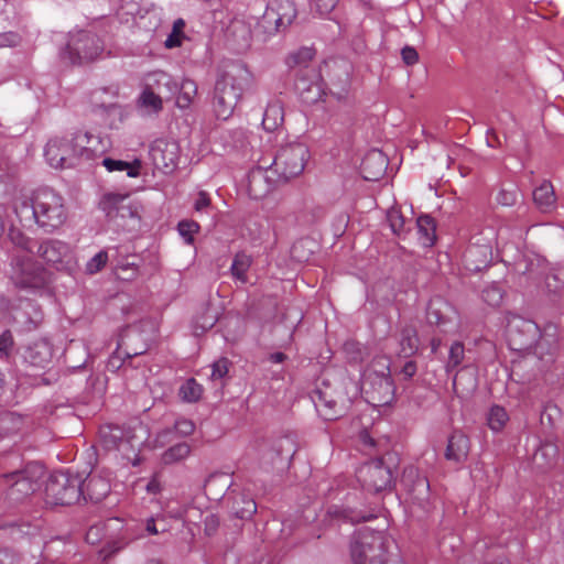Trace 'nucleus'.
Instances as JSON below:
<instances>
[{
	"label": "nucleus",
	"mask_w": 564,
	"mask_h": 564,
	"mask_svg": "<svg viewBox=\"0 0 564 564\" xmlns=\"http://www.w3.org/2000/svg\"><path fill=\"white\" fill-rule=\"evenodd\" d=\"M282 182L272 167H256L248 176V192L251 198L261 199L274 188L276 183Z\"/></svg>",
	"instance_id": "6ab92c4d"
},
{
	"label": "nucleus",
	"mask_w": 564,
	"mask_h": 564,
	"mask_svg": "<svg viewBox=\"0 0 564 564\" xmlns=\"http://www.w3.org/2000/svg\"><path fill=\"white\" fill-rule=\"evenodd\" d=\"M209 205H210V198H209L208 194L205 192H199L198 196L195 200V205H194L195 210L202 212L205 208H207Z\"/></svg>",
	"instance_id": "e2e57ef3"
},
{
	"label": "nucleus",
	"mask_w": 564,
	"mask_h": 564,
	"mask_svg": "<svg viewBox=\"0 0 564 564\" xmlns=\"http://www.w3.org/2000/svg\"><path fill=\"white\" fill-rule=\"evenodd\" d=\"M158 522H164V517L158 516L147 519L145 531L149 535H158L160 533L167 531L166 525H162V528H159Z\"/></svg>",
	"instance_id": "5fc2aeb1"
},
{
	"label": "nucleus",
	"mask_w": 564,
	"mask_h": 564,
	"mask_svg": "<svg viewBox=\"0 0 564 564\" xmlns=\"http://www.w3.org/2000/svg\"><path fill=\"white\" fill-rule=\"evenodd\" d=\"M40 257L57 270L70 272L76 267V258L70 246L57 239H47L37 249Z\"/></svg>",
	"instance_id": "dca6fc26"
},
{
	"label": "nucleus",
	"mask_w": 564,
	"mask_h": 564,
	"mask_svg": "<svg viewBox=\"0 0 564 564\" xmlns=\"http://www.w3.org/2000/svg\"><path fill=\"white\" fill-rule=\"evenodd\" d=\"M177 88V83L173 77L163 72L154 70L144 78L142 93L138 98V106L148 113H159L163 109L162 94L171 98Z\"/></svg>",
	"instance_id": "6e6552de"
},
{
	"label": "nucleus",
	"mask_w": 564,
	"mask_h": 564,
	"mask_svg": "<svg viewBox=\"0 0 564 564\" xmlns=\"http://www.w3.org/2000/svg\"><path fill=\"white\" fill-rule=\"evenodd\" d=\"M470 451L469 437L462 431H454L448 437L445 458L455 463H464Z\"/></svg>",
	"instance_id": "4be33fe9"
},
{
	"label": "nucleus",
	"mask_w": 564,
	"mask_h": 564,
	"mask_svg": "<svg viewBox=\"0 0 564 564\" xmlns=\"http://www.w3.org/2000/svg\"><path fill=\"white\" fill-rule=\"evenodd\" d=\"M252 263L251 257L245 252H239L235 256L231 264V274L241 283H247V271Z\"/></svg>",
	"instance_id": "4c0bfd02"
},
{
	"label": "nucleus",
	"mask_w": 564,
	"mask_h": 564,
	"mask_svg": "<svg viewBox=\"0 0 564 564\" xmlns=\"http://www.w3.org/2000/svg\"><path fill=\"white\" fill-rule=\"evenodd\" d=\"M379 376L391 377L390 358L387 356L375 357L362 373V378Z\"/></svg>",
	"instance_id": "c9c22d12"
},
{
	"label": "nucleus",
	"mask_w": 564,
	"mask_h": 564,
	"mask_svg": "<svg viewBox=\"0 0 564 564\" xmlns=\"http://www.w3.org/2000/svg\"><path fill=\"white\" fill-rule=\"evenodd\" d=\"M147 491L152 495H158L162 490V485L158 478V476H153L145 487Z\"/></svg>",
	"instance_id": "0e129e2a"
},
{
	"label": "nucleus",
	"mask_w": 564,
	"mask_h": 564,
	"mask_svg": "<svg viewBox=\"0 0 564 564\" xmlns=\"http://www.w3.org/2000/svg\"><path fill=\"white\" fill-rule=\"evenodd\" d=\"M315 406L325 420H336L350 406L351 398L341 383H323L316 391Z\"/></svg>",
	"instance_id": "9d476101"
},
{
	"label": "nucleus",
	"mask_w": 564,
	"mask_h": 564,
	"mask_svg": "<svg viewBox=\"0 0 564 564\" xmlns=\"http://www.w3.org/2000/svg\"><path fill=\"white\" fill-rule=\"evenodd\" d=\"M284 122V106L283 102L274 98L269 101L263 119H262V126L264 130L269 132H273L278 130Z\"/></svg>",
	"instance_id": "cd10ccee"
},
{
	"label": "nucleus",
	"mask_w": 564,
	"mask_h": 564,
	"mask_svg": "<svg viewBox=\"0 0 564 564\" xmlns=\"http://www.w3.org/2000/svg\"><path fill=\"white\" fill-rule=\"evenodd\" d=\"M104 52L100 39L87 31H77L70 34L66 44L64 56L72 64H84L98 58Z\"/></svg>",
	"instance_id": "9b49d317"
},
{
	"label": "nucleus",
	"mask_w": 564,
	"mask_h": 564,
	"mask_svg": "<svg viewBox=\"0 0 564 564\" xmlns=\"http://www.w3.org/2000/svg\"><path fill=\"white\" fill-rule=\"evenodd\" d=\"M228 40L234 43L237 51H245L250 46L252 32L249 24L242 20H234L227 30Z\"/></svg>",
	"instance_id": "393cba45"
},
{
	"label": "nucleus",
	"mask_w": 564,
	"mask_h": 564,
	"mask_svg": "<svg viewBox=\"0 0 564 564\" xmlns=\"http://www.w3.org/2000/svg\"><path fill=\"white\" fill-rule=\"evenodd\" d=\"M31 208L30 219L45 232L61 228L68 218L64 197L50 187L40 188L32 194Z\"/></svg>",
	"instance_id": "7ed1b4c3"
},
{
	"label": "nucleus",
	"mask_w": 564,
	"mask_h": 564,
	"mask_svg": "<svg viewBox=\"0 0 564 564\" xmlns=\"http://www.w3.org/2000/svg\"><path fill=\"white\" fill-rule=\"evenodd\" d=\"M465 358V347L462 341H454L449 347L448 360L445 365L446 372L454 371L462 365Z\"/></svg>",
	"instance_id": "79ce46f5"
},
{
	"label": "nucleus",
	"mask_w": 564,
	"mask_h": 564,
	"mask_svg": "<svg viewBox=\"0 0 564 564\" xmlns=\"http://www.w3.org/2000/svg\"><path fill=\"white\" fill-rule=\"evenodd\" d=\"M487 420L488 426L494 432H499L505 427L506 423L509 420V416L507 411L502 406L495 405L490 409Z\"/></svg>",
	"instance_id": "37998d69"
},
{
	"label": "nucleus",
	"mask_w": 564,
	"mask_h": 564,
	"mask_svg": "<svg viewBox=\"0 0 564 564\" xmlns=\"http://www.w3.org/2000/svg\"><path fill=\"white\" fill-rule=\"evenodd\" d=\"M9 239L11 242L19 247L22 251L31 252L33 249L31 239L25 236L20 229L11 228L9 230Z\"/></svg>",
	"instance_id": "49530a36"
},
{
	"label": "nucleus",
	"mask_w": 564,
	"mask_h": 564,
	"mask_svg": "<svg viewBox=\"0 0 564 564\" xmlns=\"http://www.w3.org/2000/svg\"><path fill=\"white\" fill-rule=\"evenodd\" d=\"M107 533L118 534L117 536H111V540H109L100 550L99 554L104 561L123 550L137 538L129 527L123 525V521L121 519L111 518L104 523L91 525L86 533V542L91 545L98 544Z\"/></svg>",
	"instance_id": "423d86ee"
},
{
	"label": "nucleus",
	"mask_w": 564,
	"mask_h": 564,
	"mask_svg": "<svg viewBox=\"0 0 564 564\" xmlns=\"http://www.w3.org/2000/svg\"><path fill=\"white\" fill-rule=\"evenodd\" d=\"M393 541L382 531H364L358 533L351 544L350 553L354 564H399L389 558Z\"/></svg>",
	"instance_id": "20e7f679"
},
{
	"label": "nucleus",
	"mask_w": 564,
	"mask_h": 564,
	"mask_svg": "<svg viewBox=\"0 0 564 564\" xmlns=\"http://www.w3.org/2000/svg\"><path fill=\"white\" fill-rule=\"evenodd\" d=\"M359 438H360V442L365 445V446H368V447H376V441L375 438L370 435V433L366 430L361 431L360 434H359Z\"/></svg>",
	"instance_id": "338daca9"
},
{
	"label": "nucleus",
	"mask_w": 564,
	"mask_h": 564,
	"mask_svg": "<svg viewBox=\"0 0 564 564\" xmlns=\"http://www.w3.org/2000/svg\"><path fill=\"white\" fill-rule=\"evenodd\" d=\"M100 437L105 447L123 451L129 441L122 438V431L118 426H109L100 431Z\"/></svg>",
	"instance_id": "72a5a7b5"
},
{
	"label": "nucleus",
	"mask_w": 564,
	"mask_h": 564,
	"mask_svg": "<svg viewBox=\"0 0 564 564\" xmlns=\"http://www.w3.org/2000/svg\"><path fill=\"white\" fill-rule=\"evenodd\" d=\"M84 480L69 470L52 473L45 484V500L51 506H68L77 502L83 495Z\"/></svg>",
	"instance_id": "0eeeda50"
},
{
	"label": "nucleus",
	"mask_w": 564,
	"mask_h": 564,
	"mask_svg": "<svg viewBox=\"0 0 564 564\" xmlns=\"http://www.w3.org/2000/svg\"><path fill=\"white\" fill-rule=\"evenodd\" d=\"M419 240L424 247H432L436 240V225L432 217L420 216L416 220Z\"/></svg>",
	"instance_id": "2f4dec72"
},
{
	"label": "nucleus",
	"mask_w": 564,
	"mask_h": 564,
	"mask_svg": "<svg viewBox=\"0 0 564 564\" xmlns=\"http://www.w3.org/2000/svg\"><path fill=\"white\" fill-rule=\"evenodd\" d=\"M247 75V70L239 65H230L218 75L213 97V108L218 119L227 120L234 113L242 96Z\"/></svg>",
	"instance_id": "f03ea898"
},
{
	"label": "nucleus",
	"mask_w": 564,
	"mask_h": 564,
	"mask_svg": "<svg viewBox=\"0 0 564 564\" xmlns=\"http://www.w3.org/2000/svg\"><path fill=\"white\" fill-rule=\"evenodd\" d=\"M149 153L153 165L165 173L173 171L177 164L178 147L175 142L158 139Z\"/></svg>",
	"instance_id": "a211bd4d"
},
{
	"label": "nucleus",
	"mask_w": 564,
	"mask_h": 564,
	"mask_svg": "<svg viewBox=\"0 0 564 564\" xmlns=\"http://www.w3.org/2000/svg\"><path fill=\"white\" fill-rule=\"evenodd\" d=\"M229 365L230 362L227 358H220L219 360L215 361L212 367V378H224L229 371Z\"/></svg>",
	"instance_id": "6e6d98bb"
},
{
	"label": "nucleus",
	"mask_w": 564,
	"mask_h": 564,
	"mask_svg": "<svg viewBox=\"0 0 564 564\" xmlns=\"http://www.w3.org/2000/svg\"><path fill=\"white\" fill-rule=\"evenodd\" d=\"M449 314L454 315L455 312L446 302L437 299L429 303L426 310V318L430 324H434L436 326H445L447 323L452 322Z\"/></svg>",
	"instance_id": "c85d7f7f"
},
{
	"label": "nucleus",
	"mask_w": 564,
	"mask_h": 564,
	"mask_svg": "<svg viewBox=\"0 0 564 564\" xmlns=\"http://www.w3.org/2000/svg\"><path fill=\"white\" fill-rule=\"evenodd\" d=\"M185 29V21L183 19H177L174 21L172 31L167 35L164 46L166 48H175L180 47L183 43V41L186 39V35L184 33Z\"/></svg>",
	"instance_id": "58836bf2"
},
{
	"label": "nucleus",
	"mask_w": 564,
	"mask_h": 564,
	"mask_svg": "<svg viewBox=\"0 0 564 564\" xmlns=\"http://www.w3.org/2000/svg\"><path fill=\"white\" fill-rule=\"evenodd\" d=\"M533 202L543 213H550L556 207V196L550 181H544L533 191Z\"/></svg>",
	"instance_id": "c756f323"
},
{
	"label": "nucleus",
	"mask_w": 564,
	"mask_h": 564,
	"mask_svg": "<svg viewBox=\"0 0 564 564\" xmlns=\"http://www.w3.org/2000/svg\"><path fill=\"white\" fill-rule=\"evenodd\" d=\"M503 293L498 285H489L482 291V300L490 306H498L502 302Z\"/></svg>",
	"instance_id": "3c124183"
},
{
	"label": "nucleus",
	"mask_w": 564,
	"mask_h": 564,
	"mask_svg": "<svg viewBox=\"0 0 564 564\" xmlns=\"http://www.w3.org/2000/svg\"><path fill=\"white\" fill-rule=\"evenodd\" d=\"M419 344L420 340L416 329L412 326H405L398 336V348L395 352L399 357H411L416 354Z\"/></svg>",
	"instance_id": "bb28decb"
},
{
	"label": "nucleus",
	"mask_w": 564,
	"mask_h": 564,
	"mask_svg": "<svg viewBox=\"0 0 564 564\" xmlns=\"http://www.w3.org/2000/svg\"><path fill=\"white\" fill-rule=\"evenodd\" d=\"M178 232L187 245L194 242V235L198 232L199 225L194 220H182L178 223Z\"/></svg>",
	"instance_id": "8fccbe9b"
},
{
	"label": "nucleus",
	"mask_w": 564,
	"mask_h": 564,
	"mask_svg": "<svg viewBox=\"0 0 564 564\" xmlns=\"http://www.w3.org/2000/svg\"><path fill=\"white\" fill-rule=\"evenodd\" d=\"M109 148L108 140L89 132L53 137L45 147L47 163L55 169H68L102 158Z\"/></svg>",
	"instance_id": "f257e3e1"
},
{
	"label": "nucleus",
	"mask_w": 564,
	"mask_h": 564,
	"mask_svg": "<svg viewBox=\"0 0 564 564\" xmlns=\"http://www.w3.org/2000/svg\"><path fill=\"white\" fill-rule=\"evenodd\" d=\"M177 89L178 96L176 98V106L181 109H187L197 95V85L194 80L185 78L180 86L177 85L176 90Z\"/></svg>",
	"instance_id": "473e14b6"
},
{
	"label": "nucleus",
	"mask_w": 564,
	"mask_h": 564,
	"mask_svg": "<svg viewBox=\"0 0 564 564\" xmlns=\"http://www.w3.org/2000/svg\"><path fill=\"white\" fill-rule=\"evenodd\" d=\"M137 272H138L137 268L130 267L129 264L118 267L116 269V274L118 275V278L124 279V280L132 279L133 276L137 275Z\"/></svg>",
	"instance_id": "680f3d73"
},
{
	"label": "nucleus",
	"mask_w": 564,
	"mask_h": 564,
	"mask_svg": "<svg viewBox=\"0 0 564 564\" xmlns=\"http://www.w3.org/2000/svg\"><path fill=\"white\" fill-rule=\"evenodd\" d=\"M360 392L373 406H383L394 400L395 386L392 377L362 378Z\"/></svg>",
	"instance_id": "2eb2a0df"
},
{
	"label": "nucleus",
	"mask_w": 564,
	"mask_h": 564,
	"mask_svg": "<svg viewBox=\"0 0 564 564\" xmlns=\"http://www.w3.org/2000/svg\"><path fill=\"white\" fill-rule=\"evenodd\" d=\"M464 257L469 270L479 271L490 262L491 248L488 245H473L467 248Z\"/></svg>",
	"instance_id": "a878e982"
},
{
	"label": "nucleus",
	"mask_w": 564,
	"mask_h": 564,
	"mask_svg": "<svg viewBox=\"0 0 564 564\" xmlns=\"http://www.w3.org/2000/svg\"><path fill=\"white\" fill-rule=\"evenodd\" d=\"M308 158L310 151L304 143L292 142L281 147L271 167L282 182H288L303 173Z\"/></svg>",
	"instance_id": "1a4fd4ad"
},
{
	"label": "nucleus",
	"mask_w": 564,
	"mask_h": 564,
	"mask_svg": "<svg viewBox=\"0 0 564 564\" xmlns=\"http://www.w3.org/2000/svg\"><path fill=\"white\" fill-rule=\"evenodd\" d=\"M539 336V326L529 319H517L512 322L508 329L510 348L524 354H528Z\"/></svg>",
	"instance_id": "f3484780"
},
{
	"label": "nucleus",
	"mask_w": 564,
	"mask_h": 564,
	"mask_svg": "<svg viewBox=\"0 0 564 564\" xmlns=\"http://www.w3.org/2000/svg\"><path fill=\"white\" fill-rule=\"evenodd\" d=\"M417 367L416 364L412 360L406 361L402 367L401 373L405 379H411L416 373Z\"/></svg>",
	"instance_id": "69168bd1"
},
{
	"label": "nucleus",
	"mask_w": 564,
	"mask_h": 564,
	"mask_svg": "<svg viewBox=\"0 0 564 564\" xmlns=\"http://www.w3.org/2000/svg\"><path fill=\"white\" fill-rule=\"evenodd\" d=\"M85 486L90 496V499H95L96 501L100 500L110 491L109 484L106 480L97 477H89Z\"/></svg>",
	"instance_id": "ea45409f"
},
{
	"label": "nucleus",
	"mask_w": 564,
	"mask_h": 564,
	"mask_svg": "<svg viewBox=\"0 0 564 564\" xmlns=\"http://www.w3.org/2000/svg\"><path fill=\"white\" fill-rule=\"evenodd\" d=\"M337 0H312V10L319 15H326L336 7Z\"/></svg>",
	"instance_id": "864d4df0"
},
{
	"label": "nucleus",
	"mask_w": 564,
	"mask_h": 564,
	"mask_svg": "<svg viewBox=\"0 0 564 564\" xmlns=\"http://www.w3.org/2000/svg\"><path fill=\"white\" fill-rule=\"evenodd\" d=\"M387 166L386 155L379 150H373L366 154L360 169L365 180L378 181L384 174Z\"/></svg>",
	"instance_id": "412c9836"
},
{
	"label": "nucleus",
	"mask_w": 564,
	"mask_h": 564,
	"mask_svg": "<svg viewBox=\"0 0 564 564\" xmlns=\"http://www.w3.org/2000/svg\"><path fill=\"white\" fill-rule=\"evenodd\" d=\"M496 200L501 206L511 207L516 205L518 200V188L516 186L502 187L497 196Z\"/></svg>",
	"instance_id": "09e8293b"
},
{
	"label": "nucleus",
	"mask_w": 564,
	"mask_h": 564,
	"mask_svg": "<svg viewBox=\"0 0 564 564\" xmlns=\"http://www.w3.org/2000/svg\"><path fill=\"white\" fill-rule=\"evenodd\" d=\"M357 479L369 492H381L391 488L393 474L381 458L364 464L357 470Z\"/></svg>",
	"instance_id": "4468645a"
},
{
	"label": "nucleus",
	"mask_w": 564,
	"mask_h": 564,
	"mask_svg": "<svg viewBox=\"0 0 564 564\" xmlns=\"http://www.w3.org/2000/svg\"><path fill=\"white\" fill-rule=\"evenodd\" d=\"M315 51L311 47H302L288 58L290 67H300L296 74L295 89L310 102L322 98L324 94L323 83L319 73L308 65L314 58Z\"/></svg>",
	"instance_id": "39448f33"
},
{
	"label": "nucleus",
	"mask_w": 564,
	"mask_h": 564,
	"mask_svg": "<svg viewBox=\"0 0 564 564\" xmlns=\"http://www.w3.org/2000/svg\"><path fill=\"white\" fill-rule=\"evenodd\" d=\"M101 164L110 173L126 171L127 175L132 178L140 175L142 167V162L139 159H134L132 162H127L122 160L104 158Z\"/></svg>",
	"instance_id": "7c9ffc66"
},
{
	"label": "nucleus",
	"mask_w": 564,
	"mask_h": 564,
	"mask_svg": "<svg viewBox=\"0 0 564 564\" xmlns=\"http://www.w3.org/2000/svg\"><path fill=\"white\" fill-rule=\"evenodd\" d=\"M557 457V447L551 442L543 443L533 455V462L541 468L552 466Z\"/></svg>",
	"instance_id": "f704fd0d"
},
{
	"label": "nucleus",
	"mask_w": 564,
	"mask_h": 564,
	"mask_svg": "<svg viewBox=\"0 0 564 564\" xmlns=\"http://www.w3.org/2000/svg\"><path fill=\"white\" fill-rule=\"evenodd\" d=\"M29 204L28 202L23 200L21 203L17 202L14 205V210L17 216L19 217L20 221L23 220V214L24 212L28 213Z\"/></svg>",
	"instance_id": "774afa93"
},
{
	"label": "nucleus",
	"mask_w": 564,
	"mask_h": 564,
	"mask_svg": "<svg viewBox=\"0 0 564 564\" xmlns=\"http://www.w3.org/2000/svg\"><path fill=\"white\" fill-rule=\"evenodd\" d=\"M257 511V505L253 500L249 499L245 501V507L241 510H236V514L241 518H250L252 514H254Z\"/></svg>",
	"instance_id": "13d9d810"
},
{
	"label": "nucleus",
	"mask_w": 564,
	"mask_h": 564,
	"mask_svg": "<svg viewBox=\"0 0 564 564\" xmlns=\"http://www.w3.org/2000/svg\"><path fill=\"white\" fill-rule=\"evenodd\" d=\"M108 262V253L105 250L99 251L86 264V272L95 274L99 272Z\"/></svg>",
	"instance_id": "603ef678"
},
{
	"label": "nucleus",
	"mask_w": 564,
	"mask_h": 564,
	"mask_svg": "<svg viewBox=\"0 0 564 564\" xmlns=\"http://www.w3.org/2000/svg\"><path fill=\"white\" fill-rule=\"evenodd\" d=\"M557 349V339L555 333H549L545 330L544 333L540 332V336L532 345V348L528 351V354L534 355L538 359L542 361H551Z\"/></svg>",
	"instance_id": "b1692460"
},
{
	"label": "nucleus",
	"mask_w": 564,
	"mask_h": 564,
	"mask_svg": "<svg viewBox=\"0 0 564 564\" xmlns=\"http://www.w3.org/2000/svg\"><path fill=\"white\" fill-rule=\"evenodd\" d=\"M401 55H402V59L403 62L406 64V65H413L417 62L419 59V54L417 52L415 51V48L411 47V46H405L404 48H402L401 51Z\"/></svg>",
	"instance_id": "052dcab7"
},
{
	"label": "nucleus",
	"mask_w": 564,
	"mask_h": 564,
	"mask_svg": "<svg viewBox=\"0 0 564 564\" xmlns=\"http://www.w3.org/2000/svg\"><path fill=\"white\" fill-rule=\"evenodd\" d=\"M174 429L181 436H188L195 431V424L188 419L181 417L175 421Z\"/></svg>",
	"instance_id": "4d7b16f0"
},
{
	"label": "nucleus",
	"mask_w": 564,
	"mask_h": 564,
	"mask_svg": "<svg viewBox=\"0 0 564 564\" xmlns=\"http://www.w3.org/2000/svg\"><path fill=\"white\" fill-rule=\"evenodd\" d=\"M139 337L140 336L134 332V329H128L119 341L118 349H123L124 354L129 358L144 354L147 351V345L143 341L140 346L132 345V340L138 339Z\"/></svg>",
	"instance_id": "e433bc0d"
},
{
	"label": "nucleus",
	"mask_w": 564,
	"mask_h": 564,
	"mask_svg": "<svg viewBox=\"0 0 564 564\" xmlns=\"http://www.w3.org/2000/svg\"><path fill=\"white\" fill-rule=\"evenodd\" d=\"M191 453V447L187 443H178L169 449H166L162 455V460L164 464H173L186 458Z\"/></svg>",
	"instance_id": "a19ab883"
},
{
	"label": "nucleus",
	"mask_w": 564,
	"mask_h": 564,
	"mask_svg": "<svg viewBox=\"0 0 564 564\" xmlns=\"http://www.w3.org/2000/svg\"><path fill=\"white\" fill-rule=\"evenodd\" d=\"M99 206L111 220L133 218L137 214L130 204L128 194L107 193L102 196Z\"/></svg>",
	"instance_id": "aec40b11"
},
{
	"label": "nucleus",
	"mask_w": 564,
	"mask_h": 564,
	"mask_svg": "<svg viewBox=\"0 0 564 564\" xmlns=\"http://www.w3.org/2000/svg\"><path fill=\"white\" fill-rule=\"evenodd\" d=\"M267 17L273 19L278 28H285L296 17L294 3L291 0H273L268 7Z\"/></svg>",
	"instance_id": "5701e85b"
},
{
	"label": "nucleus",
	"mask_w": 564,
	"mask_h": 564,
	"mask_svg": "<svg viewBox=\"0 0 564 564\" xmlns=\"http://www.w3.org/2000/svg\"><path fill=\"white\" fill-rule=\"evenodd\" d=\"M13 346V337L10 330H4L0 335V352L8 354Z\"/></svg>",
	"instance_id": "bf43d9fd"
},
{
	"label": "nucleus",
	"mask_w": 564,
	"mask_h": 564,
	"mask_svg": "<svg viewBox=\"0 0 564 564\" xmlns=\"http://www.w3.org/2000/svg\"><path fill=\"white\" fill-rule=\"evenodd\" d=\"M10 279L21 289H40L45 284V272L28 253L17 254L11 263Z\"/></svg>",
	"instance_id": "f8f14e48"
},
{
	"label": "nucleus",
	"mask_w": 564,
	"mask_h": 564,
	"mask_svg": "<svg viewBox=\"0 0 564 564\" xmlns=\"http://www.w3.org/2000/svg\"><path fill=\"white\" fill-rule=\"evenodd\" d=\"M41 473V468L29 466L23 470L4 474L0 476V488L10 499L20 500L35 491L37 474Z\"/></svg>",
	"instance_id": "ddd939ff"
},
{
	"label": "nucleus",
	"mask_w": 564,
	"mask_h": 564,
	"mask_svg": "<svg viewBox=\"0 0 564 564\" xmlns=\"http://www.w3.org/2000/svg\"><path fill=\"white\" fill-rule=\"evenodd\" d=\"M387 220L392 232L397 236H401L406 231L405 224L406 219L398 208H391L388 210Z\"/></svg>",
	"instance_id": "a18cd8bd"
},
{
	"label": "nucleus",
	"mask_w": 564,
	"mask_h": 564,
	"mask_svg": "<svg viewBox=\"0 0 564 564\" xmlns=\"http://www.w3.org/2000/svg\"><path fill=\"white\" fill-rule=\"evenodd\" d=\"M202 394L203 387L193 378L186 380L180 388V395L186 402H196L200 399Z\"/></svg>",
	"instance_id": "c03bdc74"
},
{
	"label": "nucleus",
	"mask_w": 564,
	"mask_h": 564,
	"mask_svg": "<svg viewBox=\"0 0 564 564\" xmlns=\"http://www.w3.org/2000/svg\"><path fill=\"white\" fill-rule=\"evenodd\" d=\"M327 514L335 516V517H343L344 519H347V520H349L352 523H358V522H361V521H368V520L375 518V516H372V514L362 516V517H355V514H357L355 511L348 510V509H341V508L336 507V506L330 507L327 510Z\"/></svg>",
	"instance_id": "de8ad7c7"
}]
</instances>
